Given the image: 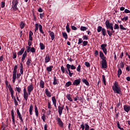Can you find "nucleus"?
Here are the masks:
<instances>
[{
	"instance_id": "obj_1",
	"label": "nucleus",
	"mask_w": 130,
	"mask_h": 130,
	"mask_svg": "<svg viewBox=\"0 0 130 130\" xmlns=\"http://www.w3.org/2000/svg\"><path fill=\"white\" fill-rule=\"evenodd\" d=\"M106 28L107 29H110L111 31L109 30H107V32L109 35V36L111 37L113 33H114L115 31L113 29V23H110V21L108 20H107L105 22Z\"/></svg>"
},
{
	"instance_id": "obj_2",
	"label": "nucleus",
	"mask_w": 130,
	"mask_h": 130,
	"mask_svg": "<svg viewBox=\"0 0 130 130\" xmlns=\"http://www.w3.org/2000/svg\"><path fill=\"white\" fill-rule=\"evenodd\" d=\"M18 66L15 65L13 68V71L12 72V82L13 84H15L16 82V79H20V77H21V73H19L17 74V73L18 72Z\"/></svg>"
},
{
	"instance_id": "obj_3",
	"label": "nucleus",
	"mask_w": 130,
	"mask_h": 130,
	"mask_svg": "<svg viewBox=\"0 0 130 130\" xmlns=\"http://www.w3.org/2000/svg\"><path fill=\"white\" fill-rule=\"evenodd\" d=\"M112 89L114 91V93H115L116 94H121V88H120V87H119L118 82L117 81H115L114 83V85L112 86Z\"/></svg>"
},
{
	"instance_id": "obj_4",
	"label": "nucleus",
	"mask_w": 130,
	"mask_h": 130,
	"mask_svg": "<svg viewBox=\"0 0 130 130\" xmlns=\"http://www.w3.org/2000/svg\"><path fill=\"white\" fill-rule=\"evenodd\" d=\"M8 88L9 92H10V94L11 95L12 99H14V104L15 106H18L19 104H18V102L17 101V100H16V97L14 96V90L13 89V88H12V86H11L10 84L8 85Z\"/></svg>"
},
{
	"instance_id": "obj_5",
	"label": "nucleus",
	"mask_w": 130,
	"mask_h": 130,
	"mask_svg": "<svg viewBox=\"0 0 130 130\" xmlns=\"http://www.w3.org/2000/svg\"><path fill=\"white\" fill-rule=\"evenodd\" d=\"M66 68L69 72V76L73 77V75H74V73H72L71 72V69L76 70V66H75V65L74 64L71 65L70 64H67L66 65Z\"/></svg>"
},
{
	"instance_id": "obj_6",
	"label": "nucleus",
	"mask_w": 130,
	"mask_h": 130,
	"mask_svg": "<svg viewBox=\"0 0 130 130\" xmlns=\"http://www.w3.org/2000/svg\"><path fill=\"white\" fill-rule=\"evenodd\" d=\"M19 4V2L18 0H13L12 1V8L13 9L14 11H17L18 10L17 6Z\"/></svg>"
},
{
	"instance_id": "obj_7",
	"label": "nucleus",
	"mask_w": 130,
	"mask_h": 130,
	"mask_svg": "<svg viewBox=\"0 0 130 130\" xmlns=\"http://www.w3.org/2000/svg\"><path fill=\"white\" fill-rule=\"evenodd\" d=\"M23 97L24 99L25 100V102H27V100H28V97H29V94L28 92H27L26 87H24L23 88Z\"/></svg>"
},
{
	"instance_id": "obj_8",
	"label": "nucleus",
	"mask_w": 130,
	"mask_h": 130,
	"mask_svg": "<svg viewBox=\"0 0 130 130\" xmlns=\"http://www.w3.org/2000/svg\"><path fill=\"white\" fill-rule=\"evenodd\" d=\"M106 47H107V44H103L101 45V48L106 55L107 54V49Z\"/></svg>"
},
{
	"instance_id": "obj_9",
	"label": "nucleus",
	"mask_w": 130,
	"mask_h": 130,
	"mask_svg": "<svg viewBox=\"0 0 130 130\" xmlns=\"http://www.w3.org/2000/svg\"><path fill=\"white\" fill-rule=\"evenodd\" d=\"M34 90V86H33V84H31L30 85L27 86V92L28 93V96L31 95V92Z\"/></svg>"
},
{
	"instance_id": "obj_10",
	"label": "nucleus",
	"mask_w": 130,
	"mask_h": 130,
	"mask_svg": "<svg viewBox=\"0 0 130 130\" xmlns=\"http://www.w3.org/2000/svg\"><path fill=\"white\" fill-rule=\"evenodd\" d=\"M101 62H102V67L103 69H107V61H106V59H103Z\"/></svg>"
},
{
	"instance_id": "obj_11",
	"label": "nucleus",
	"mask_w": 130,
	"mask_h": 130,
	"mask_svg": "<svg viewBox=\"0 0 130 130\" xmlns=\"http://www.w3.org/2000/svg\"><path fill=\"white\" fill-rule=\"evenodd\" d=\"M56 120L57 121L58 124L59 125V126H60L61 127H63V122H62V121H61L60 118H56Z\"/></svg>"
},
{
	"instance_id": "obj_12",
	"label": "nucleus",
	"mask_w": 130,
	"mask_h": 130,
	"mask_svg": "<svg viewBox=\"0 0 130 130\" xmlns=\"http://www.w3.org/2000/svg\"><path fill=\"white\" fill-rule=\"evenodd\" d=\"M17 116H18L20 122H24V120H23V118L22 117V115H21V113H20V110H18V109H17Z\"/></svg>"
},
{
	"instance_id": "obj_13",
	"label": "nucleus",
	"mask_w": 130,
	"mask_h": 130,
	"mask_svg": "<svg viewBox=\"0 0 130 130\" xmlns=\"http://www.w3.org/2000/svg\"><path fill=\"white\" fill-rule=\"evenodd\" d=\"M81 84V79H76L73 83L74 86H79Z\"/></svg>"
},
{
	"instance_id": "obj_14",
	"label": "nucleus",
	"mask_w": 130,
	"mask_h": 130,
	"mask_svg": "<svg viewBox=\"0 0 130 130\" xmlns=\"http://www.w3.org/2000/svg\"><path fill=\"white\" fill-rule=\"evenodd\" d=\"M11 116L12 118L13 124H15L16 121L15 120V113L14 112V110H11Z\"/></svg>"
},
{
	"instance_id": "obj_15",
	"label": "nucleus",
	"mask_w": 130,
	"mask_h": 130,
	"mask_svg": "<svg viewBox=\"0 0 130 130\" xmlns=\"http://www.w3.org/2000/svg\"><path fill=\"white\" fill-rule=\"evenodd\" d=\"M123 109L125 112H127V113H128L129 112L130 110V106L129 105H124L123 106Z\"/></svg>"
},
{
	"instance_id": "obj_16",
	"label": "nucleus",
	"mask_w": 130,
	"mask_h": 130,
	"mask_svg": "<svg viewBox=\"0 0 130 130\" xmlns=\"http://www.w3.org/2000/svg\"><path fill=\"white\" fill-rule=\"evenodd\" d=\"M64 108L63 107L60 106L58 107V112L60 116L62 114V110H63Z\"/></svg>"
},
{
	"instance_id": "obj_17",
	"label": "nucleus",
	"mask_w": 130,
	"mask_h": 130,
	"mask_svg": "<svg viewBox=\"0 0 130 130\" xmlns=\"http://www.w3.org/2000/svg\"><path fill=\"white\" fill-rule=\"evenodd\" d=\"M50 56H49V55L47 54L46 55V57L45 58V62H46V63H47V62H49V61H50Z\"/></svg>"
},
{
	"instance_id": "obj_18",
	"label": "nucleus",
	"mask_w": 130,
	"mask_h": 130,
	"mask_svg": "<svg viewBox=\"0 0 130 130\" xmlns=\"http://www.w3.org/2000/svg\"><path fill=\"white\" fill-rule=\"evenodd\" d=\"M49 35L50 37L51 38V40L53 41L54 40V38H55V36L54 35V32L53 31H49Z\"/></svg>"
},
{
	"instance_id": "obj_19",
	"label": "nucleus",
	"mask_w": 130,
	"mask_h": 130,
	"mask_svg": "<svg viewBox=\"0 0 130 130\" xmlns=\"http://www.w3.org/2000/svg\"><path fill=\"white\" fill-rule=\"evenodd\" d=\"M118 71H117V77L118 78H120V75L122 74V71L121 70L120 67H118Z\"/></svg>"
},
{
	"instance_id": "obj_20",
	"label": "nucleus",
	"mask_w": 130,
	"mask_h": 130,
	"mask_svg": "<svg viewBox=\"0 0 130 130\" xmlns=\"http://www.w3.org/2000/svg\"><path fill=\"white\" fill-rule=\"evenodd\" d=\"M52 101L54 107L56 108V99H55V96L52 97Z\"/></svg>"
},
{
	"instance_id": "obj_21",
	"label": "nucleus",
	"mask_w": 130,
	"mask_h": 130,
	"mask_svg": "<svg viewBox=\"0 0 130 130\" xmlns=\"http://www.w3.org/2000/svg\"><path fill=\"white\" fill-rule=\"evenodd\" d=\"M35 112L37 117H38V115H39V112L38 111V108H37L36 105L35 106Z\"/></svg>"
},
{
	"instance_id": "obj_22",
	"label": "nucleus",
	"mask_w": 130,
	"mask_h": 130,
	"mask_svg": "<svg viewBox=\"0 0 130 130\" xmlns=\"http://www.w3.org/2000/svg\"><path fill=\"white\" fill-rule=\"evenodd\" d=\"M45 94L47 97H51V93H50L47 88L45 89Z\"/></svg>"
},
{
	"instance_id": "obj_23",
	"label": "nucleus",
	"mask_w": 130,
	"mask_h": 130,
	"mask_svg": "<svg viewBox=\"0 0 130 130\" xmlns=\"http://www.w3.org/2000/svg\"><path fill=\"white\" fill-rule=\"evenodd\" d=\"M26 56H27V51H25L24 53L22 55V57L21 58L22 61H24L25 60V58H26Z\"/></svg>"
},
{
	"instance_id": "obj_24",
	"label": "nucleus",
	"mask_w": 130,
	"mask_h": 130,
	"mask_svg": "<svg viewBox=\"0 0 130 130\" xmlns=\"http://www.w3.org/2000/svg\"><path fill=\"white\" fill-rule=\"evenodd\" d=\"M100 57L102 59H106V57L104 56V54H103V52L102 51H100Z\"/></svg>"
},
{
	"instance_id": "obj_25",
	"label": "nucleus",
	"mask_w": 130,
	"mask_h": 130,
	"mask_svg": "<svg viewBox=\"0 0 130 130\" xmlns=\"http://www.w3.org/2000/svg\"><path fill=\"white\" fill-rule=\"evenodd\" d=\"M24 51H25V48H22L17 53L18 55H22L23 53H24Z\"/></svg>"
},
{
	"instance_id": "obj_26",
	"label": "nucleus",
	"mask_w": 130,
	"mask_h": 130,
	"mask_svg": "<svg viewBox=\"0 0 130 130\" xmlns=\"http://www.w3.org/2000/svg\"><path fill=\"white\" fill-rule=\"evenodd\" d=\"M57 84H58V80H57L56 79V77H54V81L53 82V84L55 85H57Z\"/></svg>"
},
{
	"instance_id": "obj_27",
	"label": "nucleus",
	"mask_w": 130,
	"mask_h": 130,
	"mask_svg": "<svg viewBox=\"0 0 130 130\" xmlns=\"http://www.w3.org/2000/svg\"><path fill=\"white\" fill-rule=\"evenodd\" d=\"M44 85H45L44 81H43V80H41L40 82V87L42 89H43V88H44Z\"/></svg>"
},
{
	"instance_id": "obj_28",
	"label": "nucleus",
	"mask_w": 130,
	"mask_h": 130,
	"mask_svg": "<svg viewBox=\"0 0 130 130\" xmlns=\"http://www.w3.org/2000/svg\"><path fill=\"white\" fill-rule=\"evenodd\" d=\"M40 47L41 50H44V49H45V46L42 43H40Z\"/></svg>"
},
{
	"instance_id": "obj_29",
	"label": "nucleus",
	"mask_w": 130,
	"mask_h": 130,
	"mask_svg": "<svg viewBox=\"0 0 130 130\" xmlns=\"http://www.w3.org/2000/svg\"><path fill=\"white\" fill-rule=\"evenodd\" d=\"M33 108H34L33 105H30V106L29 107V110L30 115H32V112L33 111Z\"/></svg>"
},
{
	"instance_id": "obj_30",
	"label": "nucleus",
	"mask_w": 130,
	"mask_h": 130,
	"mask_svg": "<svg viewBox=\"0 0 130 130\" xmlns=\"http://www.w3.org/2000/svg\"><path fill=\"white\" fill-rule=\"evenodd\" d=\"M21 75H23L24 74V71H23V64L20 63V73Z\"/></svg>"
},
{
	"instance_id": "obj_31",
	"label": "nucleus",
	"mask_w": 130,
	"mask_h": 130,
	"mask_svg": "<svg viewBox=\"0 0 130 130\" xmlns=\"http://www.w3.org/2000/svg\"><path fill=\"white\" fill-rule=\"evenodd\" d=\"M52 69H53V66H50L48 67H47L46 70L47 72H51L52 71Z\"/></svg>"
},
{
	"instance_id": "obj_32",
	"label": "nucleus",
	"mask_w": 130,
	"mask_h": 130,
	"mask_svg": "<svg viewBox=\"0 0 130 130\" xmlns=\"http://www.w3.org/2000/svg\"><path fill=\"white\" fill-rule=\"evenodd\" d=\"M80 30L81 31H87V30H88V27L86 26H81L80 27Z\"/></svg>"
},
{
	"instance_id": "obj_33",
	"label": "nucleus",
	"mask_w": 130,
	"mask_h": 130,
	"mask_svg": "<svg viewBox=\"0 0 130 130\" xmlns=\"http://www.w3.org/2000/svg\"><path fill=\"white\" fill-rule=\"evenodd\" d=\"M66 97L67 99L70 101V102H73V99L71 97V94H67Z\"/></svg>"
},
{
	"instance_id": "obj_34",
	"label": "nucleus",
	"mask_w": 130,
	"mask_h": 130,
	"mask_svg": "<svg viewBox=\"0 0 130 130\" xmlns=\"http://www.w3.org/2000/svg\"><path fill=\"white\" fill-rule=\"evenodd\" d=\"M62 35L66 40L68 39V34L66 32H62Z\"/></svg>"
},
{
	"instance_id": "obj_35",
	"label": "nucleus",
	"mask_w": 130,
	"mask_h": 130,
	"mask_svg": "<svg viewBox=\"0 0 130 130\" xmlns=\"http://www.w3.org/2000/svg\"><path fill=\"white\" fill-rule=\"evenodd\" d=\"M25 27V23L23 22V21H21V22L20 24V27L21 29H24Z\"/></svg>"
},
{
	"instance_id": "obj_36",
	"label": "nucleus",
	"mask_w": 130,
	"mask_h": 130,
	"mask_svg": "<svg viewBox=\"0 0 130 130\" xmlns=\"http://www.w3.org/2000/svg\"><path fill=\"white\" fill-rule=\"evenodd\" d=\"M102 33L103 34V36H106V29L103 28L102 30Z\"/></svg>"
},
{
	"instance_id": "obj_37",
	"label": "nucleus",
	"mask_w": 130,
	"mask_h": 130,
	"mask_svg": "<svg viewBox=\"0 0 130 130\" xmlns=\"http://www.w3.org/2000/svg\"><path fill=\"white\" fill-rule=\"evenodd\" d=\"M82 82H83V83L85 84V85H86V86H89V82H88V81H87L86 79H83Z\"/></svg>"
},
{
	"instance_id": "obj_38",
	"label": "nucleus",
	"mask_w": 130,
	"mask_h": 130,
	"mask_svg": "<svg viewBox=\"0 0 130 130\" xmlns=\"http://www.w3.org/2000/svg\"><path fill=\"white\" fill-rule=\"evenodd\" d=\"M39 28V24L38 23H36L35 24V31L37 32L38 31V29Z\"/></svg>"
},
{
	"instance_id": "obj_39",
	"label": "nucleus",
	"mask_w": 130,
	"mask_h": 130,
	"mask_svg": "<svg viewBox=\"0 0 130 130\" xmlns=\"http://www.w3.org/2000/svg\"><path fill=\"white\" fill-rule=\"evenodd\" d=\"M102 29H103V28H102V26H99L97 28V31L98 32V33H100V32L102 31Z\"/></svg>"
},
{
	"instance_id": "obj_40",
	"label": "nucleus",
	"mask_w": 130,
	"mask_h": 130,
	"mask_svg": "<svg viewBox=\"0 0 130 130\" xmlns=\"http://www.w3.org/2000/svg\"><path fill=\"white\" fill-rule=\"evenodd\" d=\"M39 30L40 32H41L42 34H44V31L42 30V25H41V24H39Z\"/></svg>"
},
{
	"instance_id": "obj_41",
	"label": "nucleus",
	"mask_w": 130,
	"mask_h": 130,
	"mask_svg": "<svg viewBox=\"0 0 130 130\" xmlns=\"http://www.w3.org/2000/svg\"><path fill=\"white\" fill-rule=\"evenodd\" d=\"M103 82L105 85V86H106V79H105V75H103Z\"/></svg>"
},
{
	"instance_id": "obj_42",
	"label": "nucleus",
	"mask_w": 130,
	"mask_h": 130,
	"mask_svg": "<svg viewBox=\"0 0 130 130\" xmlns=\"http://www.w3.org/2000/svg\"><path fill=\"white\" fill-rule=\"evenodd\" d=\"M66 70H67V69L64 68L63 66H61V71L62 74H64V73H66Z\"/></svg>"
},
{
	"instance_id": "obj_43",
	"label": "nucleus",
	"mask_w": 130,
	"mask_h": 130,
	"mask_svg": "<svg viewBox=\"0 0 130 130\" xmlns=\"http://www.w3.org/2000/svg\"><path fill=\"white\" fill-rule=\"evenodd\" d=\"M66 30H67L68 33H70V25H69V23H67V24L66 25Z\"/></svg>"
},
{
	"instance_id": "obj_44",
	"label": "nucleus",
	"mask_w": 130,
	"mask_h": 130,
	"mask_svg": "<svg viewBox=\"0 0 130 130\" xmlns=\"http://www.w3.org/2000/svg\"><path fill=\"white\" fill-rule=\"evenodd\" d=\"M72 85V82L71 81H68L65 84V86L67 87V88L69 87V86H71Z\"/></svg>"
},
{
	"instance_id": "obj_45",
	"label": "nucleus",
	"mask_w": 130,
	"mask_h": 130,
	"mask_svg": "<svg viewBox=\"0 0 130 130\" xmlns=\"http://www.w3.org/2000/svg\"><path fill=\"white\" fill-rule=\"evenodd\" d=\"M31 62H32V60L30 59H28L26 62L27 66H30V64H31Z\"/></svg>"
},
{
	"instance_id": "obj_46",
	"label": "nucleus",
	"mask_w": 130,
	"mask_h": 130,
	"mask_svg": "<svg viewBox=\"0 0 130 130\" xmlns=\"http://www.w3.org/2000/svg\"><path fill=\"white\" fill-rule=\"evenodd\" d=\"M1 7L2 8H5V7H6V3L5 2H2L1 4Z\"/></svg>"
},
{
	"instance_id": "obj_47",
	"label": "nucleus",
	"mask_w": 130,
	"mask_h": 130,
	"mask_svg": "<svg viewBox=\"0 0 130 130\" xmlns=\"http://www.w3.org/2000/svg\"><path fill=\"white\" fill-rule=\"evenodd\" d=\"M114 30H117V29H119V25L117 24H115L114 26Z\"/></svg>"
},
{
	"instance_id": "obj_48",
	"label": "nucleus",
	"mask_w": 130,
	"mask_h": 130,
	"mask_svg": "<svg viewBox=\"0 0 130 130\" xmlns=\"http://www.w3.org/2000/svg\"><path fill=\"white\" fill-rule=\"evenodd\" d=\"M36 52V50L35 49V48H34V47L30 48V52L34 53Z\"/></svg>"
},
{
	"instance_id": "obj_49",
	"label": "nucleus",
	"mask_w": 130,
	"mask_h": 130,
	"mask_svg": "<svg viewBox=\"0 0 130 130\" xmlns=\"http://www.w3.org/2000/svg\"><path fill=\"white\" fill-rule=\"evenodd\" d=\"M83 40L82 39V38H79L78 39V44L80 45L82 43H83Z\"/></svg>"
},
{
	"instance_id": "obj_50",
	"label": "nucleus",
	"mask_w": 130,
	"mask_h": 130,
	"mask_svg": "<svg viewBox=\"0 0 130 130\" xmlns=\"http://www.w3.org/2000/svg\"><path fill=\"white\" fill-rule=\"evenodd\" d=\"M82 38L83 40H88L89 39V38L88 37V36L84 35L82 37Z\"/></svg>"
},
{
	"instance_id": "obj_51",
	"label": "nucleus",
	"mask_w": 130,
	"mask_h": 130,
	"mask_svg": "<svg viewBox=\"0 0 130 130\" xmlns=\"http://www.w3.org/2000/svg\"><path fill=\"white\" fill-rule=\"evenodd\" d=\"M77 71L79 73H81V65L79 64L78 67L77 68Z\"/></svg>"
},
{
	"instance_id": "obj_52",
	"label": "nucleus",
	"mask_w": 130,
	"mask_h": 130,
	"mask_svg": "<svg viewBox=\"0 0 130 130\" xmlns=\"http://www.w3.org/2000/svg\"><path fill=\"white\" fill-rule=\"evenodd\" d=\"M120 69H123L124 68V63L123 62H121L120 63Z\"/></svg>"
},
{
	"instance_id": "obj_53",
	"label": "nucleus",
	"mask_w": 130,
	"mask_h": 130,
	"mask_svg": "<svg viewBox=\"0 0 130 130\" xmlns=\"http://www.w3.org/2000/svg\"><path fill=\"white\" fill-rule=\"evenodd\" d=\"M16 91L18 92V93H21V88L19 87H16Z\"/></svg>"
},
{
	"instance_id": "obj_54",
	"label": "nucleus",
	"mask_w": 130,
	"mask_h": 130,
	"mask_svg": "<svg viewBox=\"0 0 130 130\" xmlns=\"http://www.w3.org/2000/svg\"><path fill=\"white\" fill-rule=\"evenodd\" d=\"M85 130H89V128H90V126L87 123L85 124Z\"/></svg>"
},
{
	"instance_id": "obj_55",
	"label": "nucleus",
	"mask_w": 130,
	"mask_h": 130,
	"mask_svg": "<svg viewBox=\"0 0 130 130\" xmlns=\"http://www.w3.org/2000/svg\"><path fill=\"white\" fill-rule=\"evenodd\" d=\"M86 45H88V41H84L83 42V46H86Z\"/></svg>"
},
{
	"instance_id": "obj_56",
	"label": "nucleus",
	"mask_w": 130,
	"mask_h": 130,
	"mask_svg": "<svg viewBox=\"0 0 130 130\" xmlns=\"http://www.w3.org/2000/svg\"><path fill=\"white\" fill-rule=\"evenodd\" d=\"M85 66L87 67V68H90V63L89 62H85Z\"/></svg>"
},
{
	"instance_id": "obj_57",
	"label": "nucleus",
	"mask_w": 130,
	"mask_h": 130,
	"mask_svg": "<svg viewBox=\"0 0 130 130\" xmlns=\"http://www.w3.org/2000/svg\"><path fill=\"white\" fill-rule=\"evenodd\" d=\"M120 28L121 29V30H126V28L123 27V25H122V24L120 25Z\"/></svg>"
},
{
	"instance_id": "obj_58",
	"label": "nucleus",
	"mask_w": 130,
	"mask_h": 130,
	"mask_svg": "<svg viewBox=\"0 0 130 130\" xmlns=\"http://www.w3.org/2000/svg\"><path fill=\"white\" fill-rule=\"evenodd\" d=\"M30 50H31V47H30V46L27 47V48L26 49V52L29 53V52H30Z\"/></svg>"
},
{
	"instance_id": "obj_59",
	"label": "nucleus",
	"mask_w": 130,
	"mask_h": 130,
	"mask_svg": "<svg viewBox=\"0 0 130 130\" xmlns=\"http://www.w3.org/2000/svg\"><path fill=\"white\" fill-rule=\"evenodd\" d=\"M42 119H43V121H45V120L46 119V118L45 117V115H44V114L42 116Z\"/></svg>"
},
{
	"instance_id": "obj_60",
	"label": "nucleus",
	"mask_w": 130,
	"mask_h": 130,
	"mask_svg": "<svg viewBox=\"0 0 130 130\" xmlns=\"http://www.w3.org/2000/svg\"><path fill=\"white\" fill-rule=\"evenodd\" d=\"M43 17H44V13H40V19H43Z\"/></svg>"
},
{
	"instance_id": "obj_61",
	"label": "nucleus",
	"mask_w": 130,
	"mask_h": 130,
	"mask_svg": "<svg viewBox=\"0 0 130 130\" xmlns=\"http://www.w3.org/2000/svg\"><path fill=\"white\" fill-rule=\"evenodd\" d=\"M48 108L49 109H51V104H50V102L48 103Z\"/></svg>"
},
{
	"instance_id": "obj_62",
	"label": "nucleus",
	"mask_w": 130,
	"mask_h": 130,
	"mask_svg": "<svg viewBox=\"0 0 130 130\" xmlns=\"http://www.w3.org/2000/svg\"><path fill=\"white\" fill-rule=\"evenodd\" d=\"M71 28L72 29V30H75L78 29V28H77V27L74 25L71 26Z\"/></svg>"
},
{
	"instance_id": "obj_63",
	"label": "nucleus",
	"mask_w": 130,
	"mask_h": 130,
	"mask_svg": "<svg viewBox=\"0 0 130 130\" xmlns=\"http://www.w3.org/2000/svg\"><path fill=\"white\" fill-rule=\"evenodd\" d=\"M99 54V52L98 50H95L94 52V55L95 56H97V55H98Z\"/></svg>"
},
{
	"instance_id": "obj_64",
	"label": "nucleus",
	"mask_w": 130,
	"mask_h": 130,
	"mask_svg": "<svg viewBox=\"0 0 130 130\" xmlns=\"http://www.w3.org/2000/svg\"><path fill=\"white\" fill-rule=\"evenodd\" d=\"M124 12H125L126 14H130V11L128 10V9H125V10H124Z\"/></svg>"
}]
</instances>
